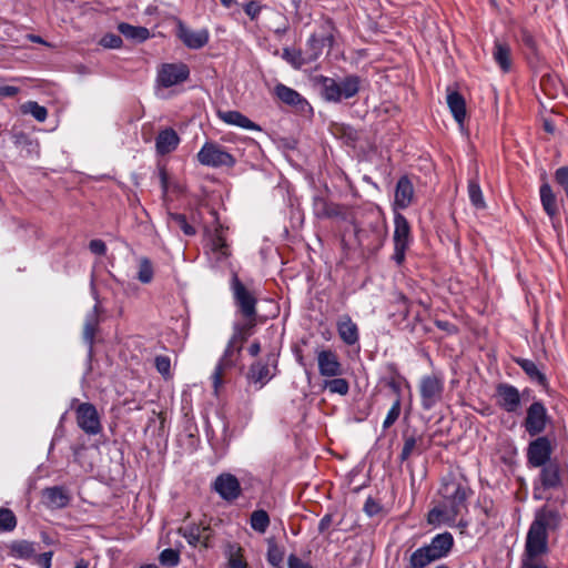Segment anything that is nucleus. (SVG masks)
<instances>
[{"label":"nucleus","mask_w":568,"mask_h":568,"mask_svg":"<svg viewBox=\"0 0 568 568\" xmlns=\"http://www.w3.org/2000/svg\"><path fill=\"white\" fill-rule=\"evenodd\" d=\"M178 531L181 536H183L186 539L189 545L193 547L200 545V524H190L184 527H180Z\"/></svg>","instance_id":"obj_45"},{"label":"nucleus","mask_w":568,"mask_h":568,"mask_svg":"<svg viewBox=\"0 0 568 568\" xmlns=\"http://www.w3.org/2000/svg\"><path fill=\"white\" fill-rule=\"evenodd\" d=\"M99 326V317L94 311L87 315L84 326H83V339L90 346V349L93 346L97 329Z\"/></svg>","instance_id":"obj_38"},{"label":"nucleus","mask_w":568,"mask_h":568,"mask_svg":"<svg viewBox=\"0 0 568 568\" xmlns=\"http://www.w3.org/2000/svg\"><path fill=\"white\" fill-rule=\"evenodd\" d=\"M520 40L525 47L535 51L536 50V40L534 36L526 29L520 31Z\"/></svg>","instance_id":"obj_59"},{"label":"nucleus","mask_w":568,"mask_h":568,"mask_svg":"<svg viewBox=\"0 0 568 568\" xmlns=\"http://www.w3.org/2000/svg\"><path fill=\"white\" fill-rule=\"evenodd\" d=\"M10 555L17 559H30L36 556L33 542L28 540H14L9 546Z\"/></svg>","instance_id":"obj_35"},{"label":"nucleus","mask_w":568,"mask_h":568,"mask_svg":"<svg viewBox=\"0 0 568 568\" xmlns=\"http://www.w3.org/2000/svg\"><path fill=\"white\" fill-rule=\"evenodd\" d=\"M212 489L229 503L236 500L242 494L239 479L230 473L219 475L212 484Z\"/></svg>","instance_id":"obj_15"},{"label":"nucleus","mask_w":568,"mask_h":568,"mask_svg":"<svg viewBox=\"0 0 568 568\" xmlns=\"http://www.w3.org/2000/svg\"><path fill=\"white\" fill-rule=\"evenodd\" d=\"M415 189L413 182L407 175L398 179L394 194V209L406 210L413 204Z\"/></svg>","instance_id":"obj_17"},{"label":"nucleus","mask_w":568,"mask_h":568,"mask_svg":"<svg viewBox=\"0 0 568 568\" xmlns=\"http://www.w3.org/2000/svg\"><path fill=\"white\" fill-rule=\"evenodd\" d=\"M89 248L93 254L97 255H104L106 253V245L102 240L90 241Z\"/></svg>","instance_id":"obj_62"},{"label":"nucleus","mask_w":568,"mask_h":568,"mask_svg":"<svg viewBox=\"0 0 568 568\" xmlns=\"http://www.w3.org/2000/svg\"><path fill=\"white\" fill-rule=\"evenodd\" d=\"M468 196H469L470 203L476 209H485L486 207V203H485L481 187L479 185V181H478L477 176L471 178L468 181Z\"/></svg>","instance_id":"obj_41"},{"label":"nucleus","mask_w":568,"mask_h":568,"mask_svg":"<svg viewBox=\"0 0 568 568\" xmlns=\"http://www.w3.org/2000/svg\"><path fill=\"white\" fill-rule=\"evenodd\" d=\"M243 9L251 20H255L262 11V6L257 1L252 0L245 3Z\"/></svg>","instance_id":"obj_58"},{"label":"nucleus","mask_w":568,"mask_h":568,"mask_svg":"<svg viewBox=\"0 0 568 568\" xmlns=\"http://www.w3.org/2000/svg\"><path fill=\"white\" fill-rule=\"evenodd\" d=\"M435 325H436V327L446 332L449 335H454V334L458 333L457 326L448 321L436 320Z\"/></svg>","instance_id":"obj_61"},{"label":"nucleus","mask_w":568,"mask_h":568,"mask_svg":"<svg viewBox=\"0 0 568 568\" xmlns=\"http://www.w3.org/2000/svg\"><path fill=\"white\" fill-rule=\"evenodd\" d=\"M336 329L339 338L343 341L344 344L353 346L358 343V326L355 322H353L349 315L344 314L339 316V318L336 322Z\"/></svg>","instance_id":"obj_20"},{"label":"nucleus","mask_w":568,"mask_h":568,"mask_svg":"<svg viewBox=\"0 0 568 568\" xmlns=\"http://www.w3.org/2000/svg\"><path fill=\"white\" fill-rule=\"evenodd\" d=\"M178 36L187 48L194 50L205 47L210 39V34L206 29L193 31L183 24L179 26Z\"/></svg>","instance_id":"obj_21"},{"label":"nucleus","mask_w":568,"mask_h":568,"mask_svg":"<svg viewBox=\"0 0 568 568\" xmlns=\"http://www.w3.org/2000/svg\"><path fill=\"white\" fill-rule=\"evenodd\" d=\"M22 110L24 113H30L39 122H43L48 116L47 109L34 101L23 104Z\"/></svg>","instance_id":"obj_47"},{"label":"nucleus","mask_w":568,"mask_h":568,"mask_svg":"<svg viewBox=\"0 0 568 568\" xmlns=\"http://www.w3.org/2000/svg\"><path fill=\"white\" fill-rule=\"evenodd\" d=\"M317 83L321 85L322 97L328 102H341L339 82L332 78L320 75Z\"/></svg>","instance_id":"obj_29"},{"label":"nucleus","mask_w":568,"mask_h":568,"mask_svg":"<svg viewBox=\"0 0 568 568\" xmlns=\"http://www.w3.org/2000/svg\"><path fill=\"white\" fill-rule=\"evenodd\" d=\"M217 116L224 123L230 125L240 126L242 129L251 130V131H261V126L255 122L251 121L246 115L241 113L240 111H217Z\"/></svg>","instance_id":"obj_25"},{"label":"nucleus","mask_w":568,"mask_h":568,"mask_svg":"<svg viewBox=\"0 0 568 568\" xmlns=\"http://www.w3.org/2000/svg\"><path fill=\"white\" fill-rule=\"evenodd\" d=\"M496 405L508 414H518L521 408V394L508 383H499L495 388Z\"/></svg>","instance_id":"obj_12"},{"label":"nucleus","mask_w":568,"mask_h":568,"mask_svg":"<svg viewBox=\"0 0 568 568\" xmlns=\"http://www.w3.org/2000/svg\"><path fill=\"white\" fill-rule=\"evenodd\" d=\"M549 423H551V417L545 404L541 400H534L527 408L526 417L523 422L525 430L530 436H538L545 432Z\"/></svg>","instance_id":"obj_8"},{"label":"nucleus","mask_w":568,"mask_h":568,"mask_svg":"<svg viewBox=\"0 0 568 568\" xmlns=\"http://www.w3.org/2000/svg\"><path fill=\"white\" fill-rule=\"evenodd\" d=\"M247 335L248 334L241 335L240 333H236L227 343L224 354L216 364L215 369L212 374V381L215 390H217V388L222 385L224 371L233 366V356L235 353L239 354L241 352L242 344L246 341Z\"/></svg>","instance_id":"obj_9"},{"label":"nucleus","mask_w":568,"mask_h":568,"mask_svg":"<svg viewBox=\"0 0 568 568\" xmlns=\"http://www.w3.org/2000/svg\"><path fill=\"white\" fill-rule=\"evenodd\" d=\"M20 89L13 85H6L0 82V98H13L19 93Z\"/></svg>","instance_id":"obj_63"},{"label":"nucleus","mask_w":568,"mask_h":568,"mask_svg":"<svg viewBox=\"0 0 568 568\" xmlns=\"http://www.w3.org/2000/svg\"><path fill=\"white\" fill-rule=\"evenodd\" d=\"M199 163L210 168H233L235 158L216 142H205L196 154Z\"/></svg>","instance_id":"obj_6"},{"label":"nucleus","mask_w":568,"mask_h":568,"mask_svg":"<svg viewBox=\"0 0 568 568\" xmlns=\"http://www.w3.org/2000/svg\"><path fill=\"white\" fill-rule=\"evenodd\" d=\"M520 568H549L538 559L523 558Z\"/></svg>","instance_id":"obj_64"},{"label":"nucleus","mask_w":568,"mask_h":568,"mask_svg":"<svg viewBox=\"0 0 568 568\" xmlns=\"http://www.w3.org/2000/svg\"><path fill=\"white\" fill-rule=\"evenodd\" d=\"M361 78L358 75L352 74L347 75L339 82L341 89V101L343 99H351L355 97L359 91Z\"/></svg>","instance_id":"obj_37"},{"label":"nucleus","mask_w":568,"mask_h":568,"mask_svg":"<svg viewBox=\"0 0 568 568\" xmlns=\"http://www.w3.org/2000/svg\"><path fill=\"white\" fill-rule=\"evenodd\" d=\"M274 93L278 100L294 108L296 111L304 112L306 108H310L305 98H303L296 90L283 83L275 85Z\"/></svg>","instance_id":"obj_18"},{"label":"nucleus","mask_w":568,"mask_h":568,"mask_svg":"<svg viewBox=\"0 0 568 568\" xmlns=\"http://www.w3.org/2000/svg\"><path fill=\"white\" fill-rule=\"evenodd\" d=\"M18 519L10 508H0V532H11L16 529Z\"/></svg>","instance_id":"obj_44"},{"label":"nucleus","mask_w":568,"mask_h":568,"mask_svg":"<svg viewBox=\"0 0 568 568\" xmlns=\"http://www.w3.org/2000/svg\"><path fill=\"white\" fill-rule=\"evenodd\" d=\"M231 291L233 294L234 304L237 307L239 313L247 321L244 328L253 327L255 325L257 315L256 294L248 290L235 273L231 280Z\"/></svg>","instance_id":"obj_3"},{"label":"nucleus","mask_w":568,"mask_h":568,"mask_svg":"<svg viewBox=\"0 0 568 568\" xmlns=\"http://www.w3.org/2000/svg\"><path fill=\"white\" fill-rule=\"evenodd\" d=\"M52 556H53L52 551H47V552L36 556L34 561L40 568H51Z\"/></svg>","instance_id":"obj_60"},{"label":"nucleus","mask_w":568,"mask_h":568,"mask_svg":"<svg viewBox=\"0 0 568 568\" xmlns=\"http://www.w3.org/2000/svg\"><path fill=\"white\" fill-rule=\"evenodd\" d=\"M355 235L362 247L368 252H377L384 245L387 236L385 219L375 214L365 226L355 229Z\"/></svg>","instance_id":"obj_4"},{"label":"nucleus","mask_w":568,"mask_h":568,"mask_svg":"<svg viewBox=\"0 0 568 568\" xmlns=\"http://www.w3.org/2000/svg\"><path fill=\"white\" fill-rule=\"evenodd\" d=\"M562 517L558 510L542 507L536 513L527 532L523 558L538 559L548 550V532L558 529Z\"/></svg>","instance_id":"obj_2"},{"label":"nucleus","mask_w":568,"mask_h":568,"mask_svg":"<svg viewBox=\"0 0 568 568\" xmlns=\"http://www.w3.org/2000/svg\"><path fill=\"white\" fill-rule=\"evenodd\" d=\"M323 386L324 388L328 389L329 393L338 394L342 396L347 395L349 392V383L345 378H342L341 376L325 378L323 382Z\"/></svg>","instance_id":"obj_42"},{"label":"nucleus","mask_w":568,"mask_h":568,"mask_svg":"<svg viewBox=\"0 0 568 568\" xmlns=\"http://www.w3.org/2000/svg\"><path fill=\"white\" fill-rule=\"evenodd\" d=\"M153 278V265L148 257H142L139 263L138 280L141 283L148 284Z\"/></svg>","instance_id":"obj_48"},{"label":"nucleus","mask_w":568,"mask_h":568,"mask_svg":"<svg viewBox=\"0 0 568 568\" xmlns=\"http://www.w3.org/2000/svg\"><path fill=\"white\" fill-rule=\"evenodd\" d=\"M266 559L271 566L281 568L284 560V551L275 542H270Z\"/></svg>","instance_id":"obj_46"},{"label":"nucleus","mask_w":568,"mask_h":568,"mask_svg":"<svg viewBox=\"0 0 568 568\" xmlns=\"http://www.w3.org/2000/svg\"><path fill=\"white\" fill-rule=\"evenodd\" d=\"M313 212L318 219H332L343 215V207L339 204L329 202L323 196L313 199Z\"/></svg>","instance_id":"obj_24"},{"label":"nucleus","mask_w":568,"mask_h":568,"mask_svg":"<svg viewBox=\"0 0 568 568\" xmlns=\"http://www.w3.org/2000/svg\"><path fill=\"white\" fill-rule=\"evenodd\" d=\"M493 58L503 72L507 73L510 71L513 59L511 49L509 44L500 41H495L493 49Z\"/></svg>","instance_id":"obj_28"},{"label":"nucleus","mask_w":568,"mask_h":568,"mask_svg":"<svg viewBox=\"0 0 568 568\" xmlns=\"http://www.w3.org/2000/svg\"><path fill=\"white\" fill-rule=\"evenodd\" d=\"M200 535H201L200 545H202L204 548L211 547L212 546L211 539L213 537V530H212L211 526L200 524Z\"/></svg>","instance_id":"obj_55"},{"label":"nucleus","mask_w":568,"mask_h":568,"mask_svg":"<svg viewBox=\"0 0 568 568\" xmlns=\"http://www.w3.org/2000/svg\"><path fill=\"white\" fill-rule=\"evenodd\" d=\"M250 524L253 530L264 534L270 526V516L264 509L254 510L251 514Z\"/></svg>","instance_id":"obj_43"},{"label":"nucleus","mask_w":568,"mask_h":568,"mask_svg":"<svg viewBox=\"0 0 568 568\" xmlns=\"http://www.w3.org/2000/svg\"><path fill=\"white\" fill-rule=\"evenodd\" d=\"M168 223L172 227L180 229L187 236L195 235L196 233L195 227L187 222L186 216L184 214L169 213Z\"/></svg>","instance_id":"obj_40"},{"label":"nucleus","mask_w":568,"mask_h":568,"mask_svg":"<svg viewBox=\"0 0 568 568\" xmlns=\"http://www.w3.org/2000/svg\"><path fill=\"white\" fill-rule=\"evenodd\" d=\"M400 408H402V400L395 399L390 409L388 410L386 418L383 423V428L388 429L390 426L395 424V422L398 419L400 415Z\"/></svg>","instance_id":"obj_50"},{"label":"nucleus","mask_w":568,"mask_h":568,"mask_svg":"<svg viewBox=\"0 0 568 568\" xmlns=\"http://www.w3.org/2000/svg\"><path fill=\"white\" fill-rule=\"evenodd\" d=\"M540 473L538 476L539 486L535 485L534 487V498L535 499H549V497L544 496V491L559 489L562 486L564 477L559 463L557 460H552L547 465L540 467Z\"/></svg>","instance_id":"obj_7"},{"label":"nucleus","mask_w":568,"mask_h":568,"mask_svg":"<svg viewBox=\"0 0 568 568\" xmlns=\"http://www.w3.org/2000/svg\"><path fill=\"white\" fill-rule=\"evenodd\" d=\"M439 493L444 499L443 505L430 509L427 515V523L434 526L454 523L467 508L466 500L470 490L465 484L450 479L443 484Z\"/></svg>","instance_id":"obj_1"},{"label":"nucleus","mask_w":568,"mask_h":568,"mask_svg":"<svg viewBox=\"0 0 568 568\" xmlns=\"http://www.w3.org/2000/svg\"><path fill=\"white\" fill-rule=\"evenodd\" d=\"M556 182L564 189L568 197V166H561L556 171Z\"/></svg>","instance_id":"obj_56"},{"label":"nucleus","mask_w":568,"mask_h":568,"mask_svg":"<svg viewBox=\"0 0 568 568\" xmlns=\"http://www.w3.org/2000/svg\"><path fill=\"white\" fill-rule=\"evenodd\" d=\"M282 58L290 63L294 69H301L303 65L312 63V58L301 50L284 48Z\"/></svg>","instance_id":"obj_36"},{"label":"nucleus","mask_w":568,"mask_h":568,"mask_svg":"<svg viewBox=\"0 0 568 568\" xmlns=\"http://www.w3.org/2000/svg\"><path fill=\"white\" fill-rule=\"evenodd\" d=\"M316 359L322 377H338L344 374L343 364L335 351L329 348L316 351Z\"/></svg>","instance_id":"obj_16"},{"label":"nucleus","mask_w":568,"mask_h":568,"mask_svg":"<svg viewBox=\"0 0 568 568\" xmlns=\"http://www.w3.org/2000/svg\"><path fill=\"white\" fill-rule=\"evenodd\" d=\"M210 245L211 250L219 254L220 257L225 258L230 255V248L223 235V226L219 223L214 230V233L211 235Z\"/></svg>","instance_id":"obj_34"},{"label":"nucleus","mask_w":568,"mask_h":568,"mask_svg":"<svg viewBox=\"0 0 568 568\" xmlns=\"http://www.w3.org/2000/svg\"><path fill=\"white\" fill-rule=\"evenodd\" d=\"M363 510L367 516L373 517L382 511V506L374 498L368 497L364 504Z\"/></svg>","instance_id":"obj_57"},{"label":"nucleus","mask_w":568,"mask_h":568,"mask_svg":"<svg viewBox=\"0 0 568 568\" xmlns=\"http://www.w3.org/2000/svg\"><path fill=\"white\" fill-rule=\"evenodd\" d=\"M432 555L439 560L446 557L454 546L453 535L448 531L436 535L428 545H425Z\"/></svg>","instance_id":"obj_23"},{"label":"nucleus","mask_w":568,"mask_h":568,"mask_svg":"<svg viewBox=\"0 0 568 568\" xmlns=\"http://www.w3.org/2000/svg\"><path fill=\"white\" fill-rule=\"evenodd\" d=\"M43 498L50 508L61 509L69 505L70 496L64 488L54 486L43 490Z\"/></svg>","instance_id":"obj_26"},{"label":"nucleus","mask_w":568,"mask_h":568,"mask_svg":"<svg viewBox=\"0 0 568 568\" xmlns=\"http://www.w3.org/2000/svg\"><path fill=\"white\" fill-rule=\"evenodd\" d=\"M189 77L190 69L185 63H163L158 70L156 82L162 88H171L185 82Z\"/></svg>","instance_id":"obj_13"},{"label":"nucleus","mask_w":568,"mask_h":568,"mask_svg":"<svg viewBox=\"0 0 568 568\" xmlns=\"http://www.w3.org/2000/svg\"><path fill=\"white\" fill-rule=\"evenodd\" d=\"M444 392V381L435 374L423 376L419 383L420 404L425 410H430L440 402Z\"/></svg>","instance_id":"obj_10"},{"label":"nucleus","mask_w":568,"mask_h":568,"mask_svg":"<svg viewBox=\"0 0 568 568\" xmlns=\"http://www.w3.org/2000/svg\"><path fill=\"white\" fill-rule=\"evenodd\" d=\"M156 371L165 378L171 377V359L169 356L159 355L154 359Z\"/></svg>","instance_id":"obj_51"},{"label":"nucleus","mask_w":568,"mask_h":568,"mask_svg":"<svg viewBox=\"0 0 568 568\" xmlns=\"http://www.w3.org/2000/svg\"><path fill=\"white\" fill-rule=\"evenodd\" d=\"M271 365L276 367V359L273 354L267 355L265 363L261 361L253 363L248 369L247 378L263 387L274 375L271 373Z\"/></svg>","instance_id":"obj_19"},{"label":"nucleus","mask_w":568,"mask_h":568,"mask_svg":"<svg viewBox=\"0 0 568 568\" xmlns=\"http://www.w3.org/2000/svg\"><path fill=\"white\" fill-rule=\"evenodd\" d=\"M394 253L392 260L397 266H402L405 262L406 251L412 243V230L408 220L400 213L394 215Z\"/></svg>","instance_id":"obj_5"},{"label":"nucleus","mask_w":568,"mask_h":568,"mask_svg":"<svg viewBox=\"0 0 568 568\" xmlns=\"http://www.w3.org/2000/svg\"><path fill=\"white\" fill-rule=\"evenodd\" d=\"M447 105L454 116V119L463 124L466 118V102L464 97L457 91H448L447 93Z\"/></svg>","instance_id":"obj_31"},{"label":"nucleus","mask_w":568,"mask_h":568,"mask_svg":"<svg viewBox=\"0 0 568 568\" xmlns=\"http://www.w3.org/2000/svg\"><path fill=\"white\" fill-rule=\"evenodd\" d=\"M180 143V136L172 128L161 130L155 138V150L160 155L173 152Z\"/></svg>","instance_id":"obj_22"},{"label":"nucleus","mask_w":568,"mask_h":568,"mask_svg":"<svg viewBox=\"0 0 568 568\" xmlns=\"http://www.w3.org/2000/svg\"><path fill=\"white\" fill-rule=\"evenodd\" d=\"M122 43V38L114 33H106L100 40V44L108 49H119Z\"/></svg>","instance_id":"obj_53"},{"label":"nucleus","mask_w":568,"mask_h":568,"mask_svg":"<svg viewBox=\"0 0 568 568\" xmlns=\"http://www.w3.org/2000/svg\"><path fill=\"white\" fill-rule=\"evenodd\" d=\"M227 566L229 568H247V562L245 561L240 547L235 551H231Z\"/></svg>","instance_id":"obj_52"},{"label":"nucleus","mask_w":568,"mask_h":568,"mask_svg":"<svg viewBox=\"0 0 568 568\" xmlns=\"http://www.w3.org/2000/svg\"><path fill=\"white\" fill-rule=\"evenodd\" d=\"M159 561L165 567H176L180 564V552L173 548H166L161 551Z\"/></svg>","instance_id":"obj_49"},{"label":"nucleus","mask_w":568,"mask_h":568,"mask_svg":"<svg viewBox=\"0 0 568 568\" xmlns=\"http://www.w3.org/2000/svg\"><path fill=\"white\" fill-rule=\"evenodd\" d=\"M434 561H436V558L426 546H423L410 555L408 565L405 568H426Z\"/></svg>","instance_id":"obj_33"},{"label":"nucleus","mask_w":568,"mask_h":568,"mask_svg":"<svg viewBox=\"0 0 568 568\" xmlns=\"http://www.w3.org/2000/svg\"><path fill=\"white\" fill-rule=\"evenodd\" d=\"M325 41H328L331 43L332 38H317L315 34H312L308 38L305 53L308 58H312V62L316 61L322 54Z\"/></svg>","instance_id":"obj_39"},{"label":"nucleus","mask_w":568,"mask_h":568,"mask_svg":"<svg viewBox=\"0 0 568 568\" xmlns=\"http://www.w3.org/2000/svg\"><path fill=\"white\" fill-rule=\"evenodd\" d=\"M75 420L87 435L95 436L101 433L102 425L95 406L91 403H79L74 408Z\"/></svg>","instance_id":"obj_11"},{"label":"nucleus","mask_w":568,"mask_h":568,"mask_svg":"<svg viewBox=\"0 0 568 568\" xmlns=\"http://www.w3.org/2000/svg\"><path fill=\"white\" fill-rule=\"evenodd\" d=\"M552 454V446L547 436H538L529 443L527 448V462L530 467L538 468L548 463Z\"/></svg>","instance_id":"obj_14"},{"label":"nucleus","mask_w":568,"mask_h":568,"mask_svg":"<svg viewBox=\"0 0 568 568\" xmlns=\"http://www.w3.org/2000/svg\"><path fill=\"white\" fill-rule=\"evenodd\" d=\"M118 30L126 39L135 42H143L150 38V31L145 27H136L126 22H121L118 26Z\"/></svg>","instance_id":"obj_32"},{"label":"nucleus","mask_w":568,"mask_h":568,"mask_svg":"<svg viewBox=\"0 0 568 568\" xmlns=\"http://www.w3.org/2000/svg\"><path fill=\"white\" fill-rule=\"evenodd\" d=\"M540 201L544 211L550 217L551 221L558 215L557 197L548 183H544L539 190Z\"/></svg>","instance_id":"obj_30"},{"label":"nucleus","mask_w":568,"mask_h":568,"mask_svg":"<svg viewBox=\"0 0 568 568\" xmlns=\"http://www.w3.org/2000/svg\"><path fill=\"white\" fill-rule=\"evenodd\" d=\"M515 363L525 372L531 382H535L542 387H547L548 379L534 361L518 357L515 358Z\"/></svg>","instance_id":"obj_27"},{"label":"nucleus","mask_w":568,"mask_h":568,"mask_svg":"<svg viewBox=\"0 0 568 568\" xmlns=\"http://www.w3.org/2000/svg\"><path fill=\"white\" fill-rule=\"evenodd\" d=\"M417 440L414 436L405 437L404 439V446L400 452L399 458L402 462L409 458L413 450L416 448Z\"/></svg>","instance_id":"obj_54"}]
</instances>
